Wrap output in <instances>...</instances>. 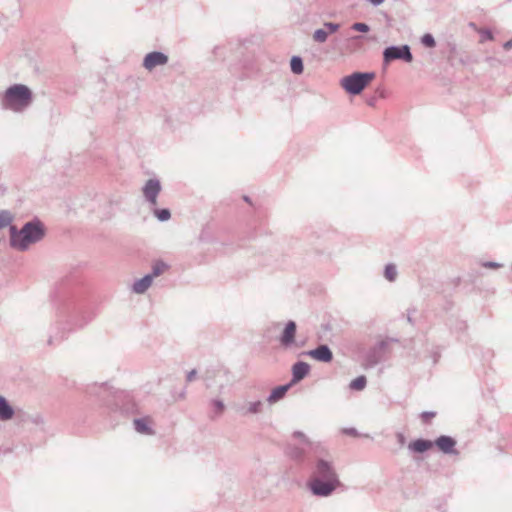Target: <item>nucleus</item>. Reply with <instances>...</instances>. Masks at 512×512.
<instances>
[{
    "mask_svg": "<svg viewBox=\"0 0 512 512\" xmlns=\"http://www.w3.org/2000/svg\"><path fill=\"white\" fill-rule=\"evenodd\" d=\"M342 486L334 462L325 458H317L311 468L307 487L318 497H328Z\"/></svg>",
    "mask_w": 512,
    "mask_h": 512,
    "instance_id": "f257e3e1",
    "label": "nucleus"
},
{
    "mask_svg": "<svg viewBox=\"0 0 512 512\" xmlns=\"http://www.w3.org/2000/svg\"><path fill=\"white\" fill-rule=\"evenodd\" d=\"M10 245L19 251H26L33 244L40 242L45 236V226L34 218L26 222L20 230L16 226H10Z\"/></svg>",
    "mask_w": 512,
    "mask_h": 512,
    "instance_id": "f03ea898",
    "label": "nucleus"
},
{
    "mask_svg": "<svg viewBox=\"0 0 512 512\" xmlns=\"http://www.w3.org/2000/svg\"><path fill=\"white\" fill-rule=\"evenodd\" d=\"M33 100L30 88L24 84H14L6 89L1 97V107L19 113L27 109Z\"/></svg>",
    "mask_w": 512,
    "mask_h": 512,
    "instance_id": "7ed1b4c3",
    "label": "nucleus"
},
{
    "mask_svg": "<svg viewBox=\"0 0 512 512\" xmlns=\"http://www.w3.org/2000/svg\"><path fill=\"white\" fill-rule=\"evenodd\" d=\"M374 78V72H354L341 79V86L347 93L358 95Z\"/></svg>",
    "mask_w": 512,
    "mask_h": 512,
    "instance_id": "20e7f679",
    "label": "nucleus"
},
{
    "mask_svg": "<svg viewBox=\"0 0 512 512\" xmlns=\"http://www.w3.org/2000/svg\"><path fill=\"white\" fill-rule=\"evenodd\" d=\"M393 60H403L405 62H412L413 55L408 45L402 46H389L383 51V61L385 64Z\"/></svg>",
    "mask_w": 512,
    "mask_h": 512,
    "instance_id": "39448f33",
    "label": "nucleus"
},
{
    "mask_svg": "<svg viewBox=\"0 0 512 512\" xmlns=\"http://www.w3.org/2000/svg\"><path fill=\"white\" fill-rule=\"evenodd\" d=\"M162 190L160 181L157 178L148 179L142 187V194L145 201L151 208H155L158 204L157 198Z\"/></svg>",
    "mask_w": 512,
    "mask_h": 512,
    "instance_id": "423d86ee",
    "label": "nucleus"
},
{
    "mask_svg": "<svg viewBox=\"0 0 512 512\" xmlns=\"http://www.w3.org/2000/svg\"><path fill=\"white\" fill-rule=\"evenodd\" d=\"M388 346L387 341L381 340L372 346L365 356V361L368 366L374 367L384 359V353Z\"/></svg>",
    "mask_w": 512,
    "mask_h": 512,
    "instance_id": "0eeeda50",
    "label": "nucleus"
},
{
    "mask_svg": "<svg viewBox=\"0 0 512 512\" xmlns=\"http://www.w3.org/2000/svg\"><path fill=\"white\" fill-rule=\"evenodd\" d=\"M168 56L160 51H153L148 53L143 59V67L152 71L157 66H163L168 63Z\"/></svg>",
    "mask_w": 512,
    "mask_h": 512,
    "instance_id": "6e6552de",
    "label": "nucleus"
},
{
    "mask_svg": "<svg viewBox=\"0 0 512 512\" xmlns=\"http://www.w3.org/2000/svg\"><path fill=\"white\" fill-rule=\"evenodd\" d=\"M297 332V325L294 321L290 320L286 323L283 332L279 337V342L284 348H289L295 343Z\"/></svg>",
    "mask_w": 512,
    "mask_h": 512,
    "instance_id": "1a4fd4ad",
    "label": "nucleus"
},
{
    "mask_svg": "<svg viewBox=\"0 0 512 512\" xmlns=\"http://www.w3.org/2000/svg\"><path fill=\"white\" fill-rule=\"evenodd\" d=\"M263 409L264 402L262 400L246 401L236 408L242 416L257 415L262 413Z\"/></svg>",
    "mask_w": 512,
    "mask_h": 512,
    "instance_id": "9d476101",
    "label": "nucleus"
},
{
    "mask_svg": "<svg viewBox=\"0 0 512 512\" xmlns=\"http://www.w3.org/2000/svg\"><path fill=\"white\" fill-rule=\"evenodd\" d=\"M306 354L315 360L325 363H328L333 359V353L326 344H321L315 349L308 351Z\"/></svg>",
    "mask_w": 512,
    "mask_h": 512,
    "instance_id": "9b49d317",
    "label": "nucleus"
},
{
    "mask_svg": "<svg viewBox=\"0 0 512 512\" xmlns=\"http://www.w3.org/2000/svg\"><path fill=\"white\" fill-rule=\"evenodd\" d=\"M435 445L445 454H458L455 449L456 441L454 438L442 435L435 440Z\"/></svg>",
    "mask_w": 512,
    "mask_h": 512,
    "instance_id": "f8f14e48",
    "label": "nucleus"
},
{
    "mask_svg": "<svg viewBox=\"0 0 512 512\" xmlns=\"http://www.w3.org/2000/svg\"><path fill=\"white\" fill-rule=\"evenodd\" d=\"M310 371V365L303 361H298L292 366V381L297 383L304 379Z\"/></svg>",
    "mask_w": 512,
    "mask_h": 512,
    "instance_id": "ddd939ff",
    "label": "nucleus"
},
{
    "mask_svg": "<svg viewBox=\"0 0 512 512\" xmlns=\"http://www.w3.org/2000/svg\"><path fill=\"white\" fill-rule=\"evenodd\" d=\"M292 383H289V384H285V385H280L276 388H274L271 393L269 394V396L267 397V402L269 404H274L278 401H280L281 399H283L287 393V391L290 389Z\"/></svg>",
    "mask_w": 512,
    "mask_h": 512,
    "instance_id": "4468645a",
    "label": "nucleus"
},
{
    "mask_svg": "<svg viewBox=\"0 0 512 512\" xmlns=\"http://www.w3.org/2000/svg\"><path fill=\"white\" fill-rule=\"evenodd\" d=\"M153 278L149 274L145 275L141 279H138L134 282L132 286V291L136 294L145 293L148 288L152 285Z\"/></svg>",
    "mask_w": 512,
    "mask_h": 512,
    "instance_id": "2eb2a0df",
    "label": "nucleus"
},
{
    "mask_svg": "<svg viewBox=\"0 0 512 512\" xmlns=\"http://www.w3.org/2000/svg\"><path fill=\"white\" fill-rule=\"evenodd\" d=\"M134 429L136 432L144 435H153L155 432L150 427V419L149 418H137L133 421Z\"/></svg>",
    "mask_w": 512,
    "mask_h": 512,
    "instance_id": "dca6fc26",
    "label": "nucleus"
},
{
    "mask_svg": "<svg viewBox=\"0 0 512 512\" xmlns=\"http://www.w3.org/2000/svg\"><path fill=\"white\" fill-rule=\"evenodd\" d=\"M14 416V409L5 397L0 396V420H10Z\"/></svg>",
    "mask_w": 512,
    "mask_h": 512,
    "instance_id": "f3484780",
    "label": "nucleus"
},
{
    "mask_svg": "<svg viewBox=\"0 0 512 512\" xmlns=\"http://www.w3.org/2000/svg\"><path fill=\"white\" fill-rule=\"evenodd\" d=\"M432 445L433 443L430 440L417 439L411 442L408 448L413 452L423 453L429 450L432 447Z\"/></svg>",
    "mask_w": 512,
    "mask_h": 512,
    "instance_id": "a211bd4d",
    "label": "nucleus"
},
{
    "mask_svg": "<svg viewBox=\"0 0 512 512\" xmlns=\"http://www.w3.org/2000/svg\"><path fill=\"white\" fill-rule=\"evenodd\" d=\"M209 404L213 411V414L210 416L211 419H216L223 414L225 404L221 399H212Z\"/></svg>",
    "mask_w": 512,
    "mask_h": 512,
    "instance_id": "6ab92c4d",
    "label": "nucleus"
},
{
    "mask_svg": "<svg viewBox=\"0 0 512 512\" xmlns=\"http://www.w3.org/2000/svg\"><path fill=\"white\" fill-rule=\"evenodd\" d=\"M167 269L168 265L165 262L159 260L153 263L152 271L149 273V275L154 279L155 277L160 276Z\"/></svg>",
    "mask_w": 512,
    "mask_h": 512,
    "instance_id": "aec40b11",
    "label": "nucleus"
},
{
    "mask_svg": "<svg viewBox=\"0 0 512 512\" xmlns=\"http://www.w3.org/2000/svg\"><path fill=\"white\" fill-rule=\"evenodd\" d=\"M290 67L294 74H301L304 69L302 58L299 56H293L290 61Z\"/></svg>",
    "mask_w": 512,
    "mask_h": 512,
    "instance_id": "412c9836",
    "label": "nucleus"
},
{
    "mask_svg": "<svg viewBox=\"0 0 512 512\" xmlns=\"http://www.w3.org/2000/svg\"><path fill=\"white\" fill-rule=\"evenodd\" d=\"M367 379L365 376L361 375L352 380L349 384L350 389L361 391L366 387Z\"/></svg>",
    "mask_w": 512,
    "mask_h": 512,
    "instance_id": "4be33fe9",
    "label": "nucleus"
},
{
    "mask_svg": "<svg viewBox=\"0 0 512 512\" xmlns=\"http://www.w3.org/2000/svg\"><path fill=\"white\" fill-rule=\"evenodd\" d=\"M397 275H398L397 268L394 264L389 263L385 266L384 276L388 281L394 282L397 278Z\"/></svg>",
    "mask_w": 512,
    "mask_h": 512,
    "instance_id": "5701e85b",
    "label": "nucleus"
},
{
    "mask_svg": "<svg viewBox=\"0 0 512 512\" xmlns=\"http://www.w3.org/2000/svg\"><path fill=\"white\" fill-rule=\"evenodd\" d=\"M287 451L289 456L295 460H300L305 455V450L298 446H288Z\"/></svg>",
    "mask_w": 512,
    "mask_h": 512,
    "instance_id": "b1692460",
    "label": "nucleus"
},
{
    "mask_svg": "<svg viewBox=\"0 0 512 512\" xmlns=\"http://www.w3.org/2000/svg\"><path fill=\"white\" fill-rule=\"evenodd\" d=\"M12 215L9 211L1 210L0 211V229L5 228L7 226H11Z\"/></svg>",
    "mask_w": 512,
    "mask_h": 512,
    "instance_id": "393cba45",
    "label": "nucleus"
},
{
    "mask_svg": "<svg viewBox=\"0 0 512 512\" xmlns=\"http://www.w3.org/2000/svg\"><path fill=\"white\" fill-rule=\"evenodd\" d=\"M327 38H328V32L323 28L316 29L313 33V40L316 43H324L327 41Z\"/></svg>",
    "mask_w": 512,
    "mask_h": 512,
    "instance_id": "a878e982",
    "label": "nucleus"
},
{
    "mask_svg": "<svg viewBox=\"0 0 512 512\" xmlns=\"http://www.w3.org/2000/svg\"><path fill=\"white\" fill-rule=\"evenodd\" d=\"M154 215L157 217V219L161 222L167 221L171 217V213L168 209H154Z\"/></svg>",
    "mask_w": 512,
    "mask_h": 512,
    "instance_id": "bb28decb",
    "label": "nucleus"
},
{
    "mask_svg": "<svg viewBox=\"0 0 512 512\" xmlns=\"http://www.w3.org/2000/svg\"><path fill=\"white\" fill-rule=\"evenodd\" d=\"M421 43L428 48H434L436 46V41L430 33H426L421 37Z\"/></svg>",
    "mask_w": 512,
    "mask_h": 512,
    "instance_id": "cd10ccee",
    "label": "nucleus"
},
{
    "mask_svg": "<svg viewBox=\"0 0 512 512\" xmlns=\"http://www.w3.org/2000/svg\"><path fill=\"white\" fill-rule=\"evenodd\" d=\"M293 437L296 438V439H299L300 442L303 444V445H306L308 447H312L313 446V443L308 439V437L301 431H295L293 433Z\"/></svg>",
    "mask_w": 512,
    "mask_h": 512,
    "instance_id": "c85d7f7f",
    "label": "nucleus"
},
{
    "mask_svg": "<svg viewBox=\"0 0 512 512\" xmlns=\"http://www.w3.org/2000/svg\"><path fill=\"white\" fill-rule=\"evenodd\" d=\"M350 28L361 33H367L370 31V26L363 22L353 23Z\"/></svg>",
    "mask_w": 512,
    "mask_h": 512,
    "instance_id": "c756f323",
    "label": "nucleus"
},
{
    "mask_svg": "<svg viewBox=\"0 0 512 512\" xmlns=\"http://www.w3.org/2000/svg\"><path fill=\"white\" fill-rule=\"evenodd\" d=\"M339 28H340L339 23H334V22H324L323 23V29H325L328 32V35L335 33L336 31L339 30Z\"/></svg>",
    "mask_w": 512,
    "mask_h": 512,
    "instance_id": "7c9ffc66",
    "label": "nucleus"
},
{
    "mask_svg": "<svg viewBox=\"0 0 512 512\" xmlns=\"http://www.w3.org/2000/svg\"><path fill=\"white\" fill-rule=\"evenodd\" d=\"M479 34L481 37V42L487 41V40H493V34L491 30L489 29H480Z\"/></svg>",
    "mask_w": 512,
    "mask_h": 512,
    "instance_id": "2f4dec72",
    "label": "nucleus"
},
{
    "mask_svg": "<svg viewBox=\"0 0 512 512\" xmlns=\"http://www.w3.org/2000/svg\"><path fill=\"white\" fill-rule=\"evenodd\" d=\"M481 265L485 268H490V269H498V268L503 267V264L494 262V261H485V262H482Z\"/></svg>",
    "mask_w": 512,
    "mask_h": 512,
    "instance_id": "473e14b6",
    "label": "nucleus"
},
{
    "mask_svg": "<svg viewBox=\"0 0 512 512\" xmlns=\"http://www.w3.org/2000/svg\"><path fill=\"white\" fill-rule=\"evenodd\" d=\"M92 315H88L87 317H84L83 320L79 321V322H76L74 324V326L76 328H82L84 327L85 325H87L91 320H92Z\"/></svg>",
    "mask_w": 512,
    "mask_h": 512,
    "instance_id": "72a5a7b5",
    "label": "nucleus"
},
{
    "mask_svg": "<svg viewBox=\"0 0 512 512\" xmlns=\"http://www.w3.org/2000/svg\"><path fill=\"white\" fill-rule=\"evenodd\" d=\"M196 375H197V370L196 369H192L189 372H187V374H186V382L190 383V382L194 381L195 378H196Z\"/></svg>",
    "mask_w": 512,
    "mask_h": 512,
    "instance_id": "f704fd0d",
    "label": "nucleus"
},
{
    "mask_svg": "<svg viewBox=\"0 0 512 512\" xmlns=\"http://www.w3.org/2000/svg\"><path fill=\"white\" fill-rule=\"evenodd\" d=\"M435 415H436V413H435V412H428V411H426V412H423V413L421 414V418L423 419V421H425V422H426V421H428L429 419L433 418Z\"/></svg>",
    "mask_w": 512,
    "mask_h": 512,
    "instance_id": "c9c22d12",
    "label": "nucleus"
},
{
    "mask_svg": "<svg viewBox=\"0 0 512 512\" xmlns=\"http://www.w3.org/2000/svg\"><path fill=\"white\" fill-rule=\"evenodd\" d=\"M344 433L350 435V436H357L358 432L355 428H348L344 430Z\"/></svg>",
    "mask_w": 512,
    "mask_h": 512,
    "instance_id": "e433bc0d",
    "label": "nucleus"
},
{
    "mask_svg": "<svg viewBox=\"0 0 512 512\" xmlns=\"http://www.w3.org/2000/svg\"><path fill=\"white\" fill-rule=\"evenodd\" d=\"M503 48L505 50H510L512 49V38L508 41H506L504 44H503Z\"/></svg>",
    "mask_w": 512,
    "mask_h": 512,
    "instance_id": "4c0bfd02",
    "label": "nucleus"
},
{
    "mask_svg": "<svg viewBox=\"0 0 512 512\" xmlns=\"http://www.w3.org/2000/svg\"><path fill=\"white\" fill-rule=\"evenodd\" d=\"M186 394H187V392H186V388H184V389H183V390L178 394L177 399H178V400H184V399L186 398Z\"/></svg>",
    "mask_w": 512,
    "mask_h": 512,
    "instance_id": "58836bf2",
    "label": "nucleus"
},
{
    "mask_svg": "<svg viewBox=\"0 0 512 512\" xmlns=\"http://www.w3.org/2000/svg\"><path fill=\"white\" fill-rule=\"evenodd\" d=\"M407 320H408V322H409V323H411V324H413V323H414V322H413V320H412V317H411V313H410V311L408 312Z\"/></svg>",
    "mask_w": 512,
    "mask_h": 512,
    "instance_id": "ea45409f",
    "label": "nucleus"
},
{
    "mask_svg": "<svg viewBox=\"0 0 512 512\" xmlns=\"http://www.w3.org/2000/svg\"><path fill=\"white\" fill-rule=\"evenodd\" d=\"M351 39L352 40H360V39H362V36H359V35L353 36Z\"/></svg>",
    "mask_w": 512,
    "mask_h": 512,
    "instance_id": "a19ab883",
    "label": "nucleus"
},
{
    "mask_svg": "<svg viewBox=\"0 0 512 512\" xmlns=\"http://www.w3.org/2000/svg\"><path fill=\"white\" fill-rule=\"evenodd\" d=\"M245 201H249V198L247 196L244 197Z\"/></svg>",
    "mask_w": 512,
    "mask_h": 512,
    "instance_id": "79ce46f5",
    "label": "nucleus"
},
{
    "mask_svg": "<svg viewBox=\"0 0 512 512\" xmlns=\"http://www.w3.org/2000/svg\"><path fill=\"white\" fill-rule=\"evenodd\" d=\"M48 343H49V344H52V338H50V339L48 340Z\"/></svg>",
    "mask_w": 512,
    "mask_h": 512,
    "instance_id": "37998d69",
    "label": "nucleus"
}]
</instances>
